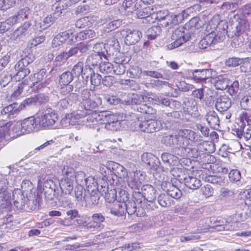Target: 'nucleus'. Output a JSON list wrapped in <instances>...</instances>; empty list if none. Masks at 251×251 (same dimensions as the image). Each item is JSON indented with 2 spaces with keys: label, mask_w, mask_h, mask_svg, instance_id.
<instances>
[{
  "label": "nucleus",
  "mask_w": 251,
  "mask_h": 251,
  "mask_svg": "<svg viewBox=\"0 0 251 251\" xmlns=\"http://www.w3.org/2000/svg\"><path fill=\"white\" fill-rule=\"evenodd\" d=\"M74 181L60 179L59 182V189L55 183L50 179L45 180L43 185L45 198L47 200H52L55 198L59 201L63 202L66 196L70 195L74 189Z\"/></svg>",
  "instance_id": "1"
},
{
  "label": "nucleus",
  "mask_w": 251,
  "mask_h": 251,
  "mask_svg": "<svg viewBox=\"0 0 251 251\" xmlns=\"http://www.w3.org/2000/svg\"><path fill=\"white\" fill-rule=\"evenodd\" d=\"M58 119V115L55 110L51 108H48L38 114L37 120L41 128H55V124Z\"/></svg>",
  "instance_id": "2"
},
{
  "label": "nucleus",
  "mask_w": 251,
  "mask_h": 251,
  "mask_svg": "<svg viewBox=\"0 0 251 251\" xmlns=\"http://www.w3.org/2000/svg\"><path fill=\"white\" fill-rule=\"evenodd\" d=\"M171 38L174 41L168 45V48L170 50L177 48L191 39L192 34L186 28L179 26L173 31Z\"/></svg>",
  "instance_id": "3"
},
{
  "label": "nucleus",
  "mask_w": 251,
  "mask_h": 251,
  "mask_svg": "<svg viewBox=\"0 0 251 251\" xmlns=\"http://www.w3.org/2000/svg\"><path fill=\"white\" fill-rule=\"evenodd\" d=\"M136 130H140L141 131L152 133L159 131L162 128V125L160 121L155 120H148L140 121L137 118V120L135 122Z\"/></svg>",
  "instance_id": "4"
},
{
  "label": "nucleus",
  "mask_w": 251,
  "mask_h": 251,
  "mask_svg": "<svg viewBox=\"0 0 251 251\" xmlns=\"http://www.w3.org/2000/svg\"><path fill=\"white\" fill-rule=\"evenodd\" d=\"M196 133L190 129H183L179 130L176 134V146L179 147L181 150H185L190 144V142L194 141Z\"/></svg>",
  "instance_id": "5"
},
{
  "label": "nucleus",
  "mask_w": 251,
  "mask_h": 251,
  "mask_svg": "<svg viewBox=\"0 0 251 251\" xmlns=\"http://www.w3.org/2000/svg\"><path fill=\"white\" fill-rule=\"evenodd\" d=\"M33 62V59L29 57H25L20 59L15 65V70L17 72L16 75L19 76V78H24L30 73L27 66Z\"/></svg>",
  "instance_id": "6"
},
{
  "label": "nucleus",
  "mask_w": 251,
  "mask_h": 251,
  "mask_svg": "<svg viewBox=\"0 0 251 251\" xmlns=\"http://www.w3.org/2000/svg\"><path fill=\"white\" fill-rule=\"evenodd\" d=\"M107 165L109 169L111 170V179H112L113 183L115 180L114 177L116 179L119 178L121 179H124L127 176V172L126 168L121 164L109 161L107 162Z\"/></svg>",
  "instance_id": "7"
},
{
  "label": "nucleus",
  "mask_w": 251,
  "mask_h": 251,
  "mask_svg": "<svg viewBox=\"0 0 251 251\" xmlns=\"http://www.w3.org/2000/svg\"><path fill=\"white\" fill-rule=\"evenodd\" d=\"M96 70H94L91 67L85 69L84 75H83L84 79V80H82L83 84H87L88 82L90 80L91 84L94 86H98L100 85L102 80V77L100 74L96 72Z\"/></svg>",
  "instance_id": "8"
},
{
  "label": "nucleus",
  "mask_w": 251,
  "mask_h": 251,
  "mask_svg": "<svg viewBox=\"0 0 251 251\" xmlns=\"http://www.w3.org/2000/svg\"><path fill=\"white\" fill-rule=\"evenodd\" d=\"M141 159L152 173L157 171L159 167L160 162L159 159L151 153L144 152L141 156Z\"/></svg>",
  "instance_id": "9"
},
{
  "label": "nucleus",
  "mask_w": 251,
  "mask_h": 251,
  "mask_svg": "<svg viewBox=\"0 0 251 251\" xmlns=\"http://www.w3.org/2000/svg\"><path fill=\"white\" fill-rule=\"evenodd\" d=\"M45 74L46 70L42 69L37 73L33 74V79H32L33 82L30 84L31 92L34 93L38 92L46 86V82H41L43 80Z\"/></svg>",
  "instance_id": "10"
},
{
  "label": "nucleus",
  "mask_w": 251,
  "mask_h": 251,
  "mask_svg": "<svg viewBox=\"0 0 251 251\" xmlns=\"http://www.w3.org/2000/svg\"><path fill=\"white\" fill-rule=\"evenodd\" d=\"M102 46L104 47L107 54L109 55H113L120 51V47L119 42L114 37L109 38L104 45L102 44H95L94 49H96L97 47Z\"/></svg>",
  "instance_id": "11"
},
{
  "label": "nucleus",
  "mask_w": 251,
  "mask_h": 251,
  "mask_svg": "<svg viewBox=\"0 0 251 251\" xmlns=\"http://www.w3.org/2000/svg\"><path fill=\"white\" fill-rule=\"evenodd\" d=\"M13 201L14 206L19 210H23L25 208V204L28 201V199L25 196L23 192L19 189H16L13 192Z\"/></svg>",
  "instance_id": "12"
},
{
  "label": "nucleus",
  "mask_w": 251,
  "mask_h": 251,
  "mask_svg": "<svg viewBox=\"0 0 251 251\" xmlns=\"http://www.w3.org/2000/svg\"><path fill=\"white\" fill-rule=\"evenodd\" d=\"M145 174L140 171H136L133 176L127 181L128 185L132 189L139 190L145 179Z\"/></svg>",
  "instance_id": "13"
},
{
  "label": "nucleus",
  "mask_w": 251,
  "mask_h": 251,
  "mask_svg": "<svg viewBox=\"0 0 251 251\" xmlns=\"http://www.w3.org/2000/svg\"><path fill=\"white\" fill-rule=\"evenodd\" d=\"M87 112H81V110H78L76 113H71L70 115H68V116L63 120V121L69 123L71 125L79 124L81 123V119L82 118H86L87 121H88L90 120L92 121L93 115L88 116L87 117Z\"/></svg>",
  "instance_id": "14"
},
{
  "label": "nucleus",
  "mask_w": 251,
  "mask_h": 251,
  "mask_svg": "<svg viewBox=\"0 0 251 251\" xmlns=\"http://www.w3.org/2000/svg\"><path fill=\"white\" fill-rule=\"evenodd\" d=\"M23 126V130L25 134L29 133L34 131H37L40 129L39 123L37 120V117L35 118L31 116L21 121Z\"/></svg>",
  "instance_id": "15"
},
{
  "label": "nucleus",
  "mask_w": 251,
  "mask_h": 251,
  "mask_svg": "<svg viewBox=\"0 0 251 251\" xmlns=\"http://www.w3.org/2000/svg\"><path fill=\"white\" fill-rule=\"evenodd\" d=\"M234 20L236 23L235 24V29L232 31L234 34H243L249 29V22L244 18H241L240 15L235 14L233 17V22Z\"/></svg>",
  "instance_id": "16"
},
{
  "label": "nucleus",
  "mask_w": 251,
  "mask_h": 251,
  "mask_svg": "<svg viewBox=\"0 0 251 251\" xmlns=\"http://www.w3.org/2000/svg\"><path fill=\"white\" fill-rule=\"evenodd\" d=\"M19 112V108H18V104L13 103L4 107L0 111V119L6 121L7 119L14 117L15 114Z\"/></svg>",
  "instance_id": "17"
},
{
  "label": "nucleus",
  "mask_w": 251,
  "mask_h": 251,
  "mask_svg": "<svg viewBox=\"0 0 251 251\" xmlns=\"http://www.w3.org/2000/svg\"><path fill=\"white\" fill-rule=\"evenodd\" d=\"M164 191L170 196L171 198L179 199L182 196V192L170 182H163L161 184Z\"/></svg>",
  "instance_id": "18"
},
{
  "label": "nucleus",
  "mask_w": 251,
  "mask_h": 251,
  "mask_svg": "<svg viewBox=\"0 0 251 251\" xmlns=\"http://www.w3.org/2000/svg\"><path fill=\"white\" fill-rule=\"evenodd\" d=\"M102 104V100L100 97H97L95 100L89 99L85 101H81L80 106L86 111H96L99 107ZM89 114L87 115L88 117Z\"/></svg>",
  "instance_id": "19"
},
{
  "label": "nucleus",
  "mask_w": 251,
  "mask_h": 251,
  "mask_svg": "<svg viewBox=\"0 0 251 251\" xmlns=\"http://www.w3.org/2000/svg\"><path fill=\"white\" fill-rule=\"evenodd\" d=\"M212 75L211 70L210 69L195 70L193 72V77L195 81L198 82H205L206 80L211 81Z\"/></svg>",
  "instance_id": "20"
},
{
  "label": "nucleus",
  "mask_w": 251,
  "mask_h": 251,
  "mask_svg": "<svg viewBox=\"0 0 251 251\" xmlns=\"http://www.w3.org/2000/svg\"><path fill=\"white\" fill-rule=\"evenodd\" d=\"M117 118L113 115L109 114L107 111H101L97 116L96 113L93 115V119L92 122H97L98 120L102 121L101 123L105 125H108V123L111 124L115 121L117 120Z\"/></svg>",
  "instance_id": "21"
},
{
  "label": "nucleus",
  "mask_w": 251,
  "mask_h": 251,
  "mask_svg": "<svg viewBox=\"0 0 251 251\" xmlns=\"http://www.w3.org/2000/svg\"><path fill=\"white\" fill-rule=\"evenodd\" d=\"M231 105V100L226 95L220 96L216 100L215 107L220 112L227 111Z\"/></svg>",
  "instance_id": "22"
},
{
  "label": "nucleus",
  "mask_w": 251,
  "mask_h": 251,
  "mask_svg": "<svg viewBox=\"0 0 251 251\" xmlns=\"http://www.w3.org/2000/svg\"><path fill=\"white\" fill-rule=\"evenodd\" d=\"M10 197L9 193H3L0 195V215L10 211L12 207Z\"/></svg>",
  "instance_id": "23"
},
{
  "label": "nucleus",
  "mask_w": 251,
  "mask_h": 251,
  "mask_svg": "<svg viewBox=\"0 0 251 251\" xmlns=\"http://www.w3.org/2000/svg\"><path fill=\"white\" fill-rule=\"evenodd\" d=\"M31 24L28 22L25 23L20 27L17 28L13 33L12 38L13 39L22 38L26 35L31 34Z\"/></svg>",
  "instance_id": "24"
},
{
  "label": "nucleus",
  "mask_w": 251,
  "mask_h": 251,
  "mask_svg": "<svg viewBox=\"0 0 251 251\" xmlns=\"http://www.w3.org/2000/svg\"><path fill=\"white\" fill-rule=\"evenodd\" d=\"M101 52H98L97 53H92L89 55L86 61V66L91 67L97 71L99 65L102 62Z\"/></svg>",
  "instance_id": "25"
},
{
  "label": "nucleus",
  "mask_w": 251,
  "mask_h": 251,
  "mask_svg": "<svg viewBox=\"0 0 251 251\" xmlns=\"http://www.w3.org/2000/svg\"><path fill=\"white\" fill-rule=\"evenodd\" d=\"M141 0H124L122 4V8L127 13H133L141 8Z\"/></svg>",
  "instance_id": "26"
},
{
  "label": "nucleus",
  "mask_w": 251,
  "mask_h": 251,
  "mask_svg": "<svg viewBox=\"0 0 251 251\" xmlns=\"http://www.w3.org/2000/svg\"><path fill=\"white\" fill-rule=\"evenodd\" d=\"M125 38V42L127 45H131L137 43L141 39L142 34L139 30H127Z\"/></svg>",
  "instance_id": "27"
},
{
  "label": "nucleus",
  "mask_w": 251,
  "mask_h": 251,
  "mask_svg": "<svg viewBox=\"0 0 251 251\" xmlns=\"http://www.w3.org/2000/svg\"><path fill=\"white\" fill-rule=\"evenodd\" d=\"M141 191L142 196L145 200L151 202L156 201V190L153 186L149 184L143 185Z\"/></svg>",
  "instance_id": "28"
},
{
  "label": "nucleus",
  "mask_w": 251,
  "mask_h": 251,
  "mask_svg": "<svg viewBox=\"0 0 251 251\" xmlns=\"http://www.w3.org/2000/svg\"><path fill=\"white\" fill-rule=\"evenodd\" d=\"M124 193L125 194V197L123 198L122 200L123 202H125L124 206L126 207V210L128 215H133L135 214L137 211V207L136 202L138 203H141L142 201L138 200L134 197L135 200H133V201H130L125 202V201H126L127 200V197L125 191H124Z\"/></svg>",
  "instance_id": "29"
},
{
  "label": "nucleus",
  "mask_w": 251,
  "mask_h": 251,
  "mask_svg": "<svg viewBox=\"0 0 251 251\" xmlns=\"http://www.w3.org/2000/svg\"><path fill=\"white\" fill-rule=\"evenodd\" d=\"M229 79L223 75H219L215 78H211V82L214 83V86L217 90H223L226 89L229 86Z\"/></svg>",
  "instance_id": "30"
},
{
  "label": "nucleus",
  "mask_w": 251,
  "mask_h": 251,
  "mask_svg": "<svg viewBox=\"0 0 251 251\" xmlns=\"http://www.w3.org/2000/svg\"><path fill=\"white\" fill-rule=\"evenodd\" d=\"M205 118L206 121L212 128L218 129L219 127L220 119L215 111H209L207 113Z\"/></svg>",
  "instance_id": "31"
},
{
  "label": "nucleus",
  "mask_w": 251,
  "mask_h": 251,
  "mask_svg": "<svg viewBox=\"0 0 251 251\" xmlns=\"http://www.w3.org/2000/svg\"><path fill=\"white\" fill-rule=\"evenodd\" d=\"M180 180L186 187L193 190L198 189L201 185V180L193 176H188L181 178Z\"/></svg>",
  "instance_id": "32"
},
{
  "label": "nucleus",
  "mask_w": 251,
  "mask_h": 251,
  "mask_svg": "<svg viewBox=\"0 0 251 251\" xmlns=\"http://www.w3.org/2000/svg\"><path fill=\"white\" fill-rule=\"evenodd\" d=\"M211 222H213L212 226L215 227L217 230H230L231 227L227 224V221L223 218H212Z\"/></svg>",
  "instance_id": "33"
},
{
  "label": "nucleus",
  "mask_w": 251,
  "mask_h": 251,
  "mask_svg": "<svg viewBox=\"0 0 251 251\" xmlns=\"http://www.w3.org/2000/svg\"><path fill=\"white\" fill-rule=\"evenodd\" d=\"M9 124H8V125ZM23 126L21 121L17 122L10 129L8 128V137L9 138H15L24 134H25L24 130L23 129Z\"/></svg>",
  "instance_id": "34"
},
{
  "label": "nucleus",
  "mask_w": 251,
  "mask_h": 251,
  "mask_svg": "<svg viewBox=\"0 0 251 251\" xmlns=\"http://www.w3.org/2000/svg\"><path fill=\"white\" fill-rule=\"evenodd\" d=\"M55 19L56 18L54 15L50 14L48 15L44 19L42 24L41 23H36L35 26L37 30L41 31L47 29L54 23Z\"/></svg>",
  "instance_id": "35"
},
{
  "label": "nucleus",
  "mask_w": 251,
  "mask_h": 251,
  "mask_svg": "<svg viewBox=\"0 0 251 251\" xmlns=\"http://www.w3.org/2000/svg\"><path fill=\"white\" fill-rule=\"evenodd\" d=\"M86 68L89 69V67L85 66V67H83V63L81 61H79L74 66L72 71L70 72L72 73L73 75H75V76L79 77L81 75V78L83 80H84V77L83 75H84V71Z\"/></svg>",
  "instance_id": "36"
},
{
  "label": "nucleus",
  "mask_w": 251,
  "mask_h": 251,
  "mask_svg": "<svg viewBox=\"0 0 251 251\" xmlns=\"http://www.w3.org/2000/svg\"><path fill=\"white\" fill-rule=\"evenodd\" d=\"M84 186L89 193L99 191V186L97 180L92 176H89L86 179V183Z\"/></svg>",
  "instance_id": "37"
},
{
  "label": "nucleus",
  "mask_w": 251,
  "mask_h": 251,
  "mask_svg": "<svg viewBox=\"0 0 251 251\" xmlns=\"http://www.w3.org/2000/svg\"><path fill=\"white\" fill-rule=\"evenodd\" d=\"M62 177L60 179L74 181L75 173L73 167L64 166L62 170Z\"/></svg>",
  "instance_id": "38"
},
{
  "label": "nucleus",
  "mask_w": 251,
  "mask_h": 251,
  "mask_svg": "<svg viewBox=\"0 0 251 251\" xmlns=\"http://www.w3.org/2000/svg\"><path fill=\"white\" fill-rule=\"evenodd\" d=\"M157 202L162 207H169L174 202V201L166 193L159 195L157 198Z\"/></svg>",
  "instance_id": "39"
},
{
  "label": "nucleus",
  "mask_w": 251,
  "mask_h": 251,
  "mask_svg": "<svg viewBox=\"0 0 251 251\" xmlns=\"http://www.w3.org/2000/svg\"><path fill=\"white\" fill-rule=\"evenodd\" d=\"M153 102L157 104H161L166 106H171L175 105V103L176 101L170 99L168 98H164L162 96H153L152 98Z\"/></svg>",
  "instance_id": "40"
},
{
  "label": "nucleus",
  "mask_w": 251,
  "mask_h": 251,
  "mask_svg": "<svg viewBox=\"0 0 251 251\" xmlns=\"http://www.w3.org/2000/svg\"><path fill=\"white\" fill-rule=\"evenodd\" d=\"M228 31L225 28H223L222 31L218 32L217 34L213 31H211L209 34L212 37V43L213 45H215L217 43L223 41L226 39V35L227 34Z\"/></svg>",
  "instance_id": "41"
},
{
  "label": "nucleus",
  "mask_w": 251,
  "mask_h": 251,
  "mask_svg": "<svg viewBox=\"0 0 251 251\" xmlns=\"http://www.w3.org/2000/svg\"><path fill=\"white\" fill-rule=\"evenodd\" d=\"M16 18L9 17L5 21L1 22L0 24V32L4 33L9 30L11 27L17 23Z\"/></svg>",
  "instance_id": "42"
},
{
  "label": "nucleus",
  "mask_w": 251,
  "mask_h": 251,
  "mask_svg": "<svg viewBox=\"0 0 251 251\" xmlns=\"http://www.w3.org/2000/svg\"><path fill=\"white\" fill-rule=\"evenodd\" d=\"M161 32V28L160 25H154L149 28L146 31L147 36L150 40H153L160 35Z\"/></svg>",
  "instance_id": "43"
},
{
  "label": "nucleus",
  "mask_w": 251,
  "mask_h": 251,
  "mask_svg": "<svg viewBox=\"0 0 251 251\" xmlns=\"http://www.w3.org/2000/svg\"><path fill=\"white\" fill-rule=\"evenodd\" d=\"M74 75L70 71L64 72L60 75L59 84L61 85L69 84L73 80Z\"/></svg>",
  "instance_id": "44"
},
{
  "label": "nucleus",
  "mask_w": 251,
  "mask_h": 251,
  "mask_svg": "<svg viewBox=\"0 0 251 251\" xmlns=\"http://www.w3.org/2000/svg\"><path fill=\"white\" fill-rule=\"evenodd\" d=\"M79 0H59V1L55 4L56 11H60V13H61V10H62L61 6H62L63 7V9H64L65 7L75 3Z\"/></svg>",
  "instance_id": "45"
},
{
  "label": "nucleus",
  "mask_w": 251,
  "mask_h": 251,
  "mask_svg": "<svg viewBox=\"0 0 251 251\" xmlns=\"http://www.w3.org/2000/svg\"><path fill=\"white\" fill-rule=\"evenodd\" d=\"M234 36L231 35L233 40L231 42V45L232 48H237L243 45L244 43V39L242 34H234Z\"/></svg>",
  "instance_id": "46"
},
{
  "label": "nucleus",
  "mask_w": 251,
  "mask_h": 251,
  "mask_svg": "<svg viewBox=\"0 0 251 251\" xmlns=\"http://www.w3.org/2000/svg\"><path fill=\"white\" fill-rule=\"evenodd\" d=\"M35 105H37V103L34 96L25 99L19 105H18V108H19L20 112L27 107Z\"/></svg>",
  "instance_id": "47"
},
{
  "label": "nucleus",
  "mask_w": 251,
  "mask_h": 251,
  "mask_svg": "<svg viewBox=\"0 0 251 251\" xmlns=\"http://www.w3.org/2000/svg\"><path fill=\"white\" fill-rule=\"evenodd\" d=\"M113 64L109 62H102L99 65L98 69L103 74H112L113 71Z\"/></svg>",
  "instance_id": "48"
},
{
  "label": "nucleus",
  "mask_w": 251,
  "mask_h": 251,
  "mask_svg": "<svg viewBox=\"0 0 251 251\" xmlns=\"http://www.w3.org/2000/svg\"><path fill=\"white\" fill-rule=\"evenodd\" d=\"M100 173L103 176V179H105L107 180L110 181L111 179V170L109 169L107 164L106 166L103 164H100L99 168Z\"/></svg>",
  "instance_id": "49"
},
{
  "label": "nucleus",
  "mask_w": 251,
  "mask_h": 251,
  "mask_svg": "<svg viewBox=\"0 0 251 251\" xmlns=\"http://www.w3.org/2000/svg\"><path fill=\"white\" fill-rule=\"evenodd\" d=\"M30 13L29 9L28 7H25L21 9L18 12V14L17 15L13 16L12 17L16 18L17 23L20 22L24 19H27Z\"/></svg>",
  "instance_id": "50"
},
{
  "label": "nucleus",
  "mask_w": 251,
  "mask_h": 251,
  "mask_svg": "<svg viewBox=\"0 0 251 251\" xmlns=\"http://www.w3.org/2000/svg\"><path fill=\"white\" fill-rule=\"evenodd\" d=\"M137 11V17L139 19L146 18L153 14L152 9L149 6L145 7L142 9L140 8Z\"/></svg>",
  "instance_id": "51"
},
{
  "label": "nucleus",
  "mask_w": 251,
  "mask_h": 251,
  "mask_svg": "<svg viewBox=\"0 0 251 251\" xmlns=\"http://www.w3.org/2000/svg\"><path fill=\"white\" fill-rule=\"evenodd\" d=\"M72 105V102H70L67 99H63L59 100L56 104V107L60 111L69 109Z\"/></svg>",
  "instance_id": "52"
},
{
  "label": "nucleus",
  "mask_w": 251,
  "mask_h": 251,
  "mask_svg": "<svg viewBox=\"0 0 251 251\" xmlns=\"http://www.w3.org/2000/svg\"><path fill=\"white\" fill-rule=\"evenodd\" d=\"M113 71L112 74L116 75H121L125 73L126 71V67L124 64L120 63V61L116 60L115 63L113 66Z\"/></svg>",
  "instance_id": "53"
},
{
  "label": "nucleus",
  "mask_w": 251,
  "mask_h": 251,
  "mask_svg": "<svg viewBox=\"0 0 251 251\" xmlns=\"http://www.w3.org/2000/svg\"><path fill=\"white\" fill-rule=\"evenodd\" d=\"M90 18L88 17H84L80 18L76 21L75 26L79 28L89 27L92 24V23L90 21Z\"/></svg>",
  "instance_id": "54"
},
{
  "label": "nucleus",
  "mask_w": 251,
  "mask_h": 251,
  "mask_svg": "<svg viewBox=\"0 0 251 251\" xmlns=\"http://www.w3.org/2000/svg\"><path fill=\"white\" fill-rule=\"evenodd\" d=\"M208 34L202 39L199 43L198 46L201 49H206L209 46L213 45L212 43V37Z\"/></svg>",
  "instance_id": "55"
},
{
  "label": "nucleus",
  "mask_w": 251,
  "mask_h": 251,
  "mask_svg": "<svg viewBox=\"0 0 251 251\" xmlns=\"http://www.w3.org/2000/svg\"><path fill=\"white\" fill-rule=\"evenodd\" d=\"M176 135L169 134L166 135L161 140V143L167 146H176Z\"/></svg>",
  "instance_id": "56"
},
{
  "label": "nucleus",
  "mask_w": 251,
  "mask_h": 251,
  "mask_svg": "<svg viewBox=\"0 0 251 251\" xmlns=\"http://www.w3.org/2000/svg\"><path fill=\"white\" fill-rule=\"evenodd\" d=\"M108 23L105 26L108 31L114 30L122 25V21L119 19L112 20V18H110V21H108Z\"/></svg>",
  "instance_id": "57"
},
{
  "label": "nucleus",
  "mask_w": 251,
  "mask_h": 251,
  "mask_svg": "<svg viewBox=\"0 0 251 251\" xmlns=\"http://www.w3.org/2000/svg\"><path fill=\"white\" fill-rule=\"evenodd\" d=\"M161 158L164 163H167L171 165L174 161H177V157L168 152H164L162 154Z\"/></svg>",
  "instance_id": "58"
},
{
  "label": "nucleus",
  "mask_w": 251,
  "mask_h": 251,
  "mask_svg": "<svg viewBox=\"0 0 251 251\" xmlns=\"http://www.w3.org/2000/svg\"><path fill=\"white\" fill-rule=\"evenodd\" d=\"M144 98L142 95H134L133 94L130 99H129L126 101V104L127 105H139L141 103V102L143 100Z\"/></svg>",
  "instance_id": "59"
},
{
  "label": "nucleus",
  "mask_w": 251,
  "mask_h": 251,
  "mask_svg": "<svg viewBox=\"0 0 251 251\" xmlns=\"http://www.w3.org/2000/svg\"><path fill=\"white\" fill-rule=\"evenodd\" d=\"M85 174L82 171L77 172L75 173V179L76 183L80 185V187H84L86 183Z\"/></svg>",
  "instance_id": "60"
},
{
  "label": "nucleus",
  "mask_w": 251,
  "mask_h": 251,
  "mask_svg": "<svg viewBox=\"0 0 251 251\" xmlns=\"http://www.w3.org/2000/svg\"><path fill=\"white\" fill-rule=\"evenodd\" d=\"M12 77L7 73H2L0 75V85L2 87H5L12 80Z\"/></svg>",
  "instance_id": "61"
},
{
  "label": "nucleus",
  "mask_w": 251,
  "mask_h": 251,
  "mask_svg": "<svg viewBox=\"0 0 251 251\" xmlns=\"http://www.w3.org/2000/svg\"><path fill=\"white\" fill-rule=\"evenodd\" d=\"M228 92L230 95L232 96H238L240 93L239 83L237 80L234 81L228 88Z\"/></svg>",
  "instance_id": "62"
},
{
  "label": "nucleus",
  "mask_w": 251,
  "mask_h": 251,
  "mask_svg": "<svg viewBox=\"0 0 251 251\" xmlns=\"http://www.w3.org/2000/svg\"><path fill=\"white\" fill-rule=\"evenodd\" d=\"M85 228L91 231H99L103 229L104 225L98 224L93 221V222L88 223L85 226Z\"/></svg>",
  "instance_id": "63"
},
{
  "label": "nucleus",
  "mask_w": 251,
  "mask_h": 251,
  "mask_svg": "<svg viewBox=\"0 0 251 251\" xmlns=\"http://www.w3.org/2000/svg\"><path fill=\"white\" fill-rule=\"evenodd\" d=\"M73 30L70 29L62 32L56 35L55 36L63 44L70 37V36L73 34Z\"/></svg>",
  "instance_id": "64"
}]
</instances>
